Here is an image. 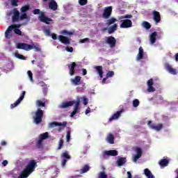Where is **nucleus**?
I'll use <instances>...</instances> for the list:
<instances>
[{"label":"nucleus","mask_w":178,"mask_h":178,"mask_svg":"<svg viewBox=\"0 0 178 178\" xmlns=\"http://www.w3.org/2000/svg\"><path fill=\"white\" fill-rule=\"evenodd\" d=\"M83 105H87L88 104V99L87 97H83Z\"/></svg>","instance_id":"obj_57"},{"label":"nucleus","mask_w":178,"mask_h":178,"mask_svg":"<svg viewBox=\"0 0 178 178\" xmlns=\"http://www.w3.org/2000/svg\"><path fill=\"white\" fill-rule=\"evenodd\" d=\"M27 74L29 75L31 81H33V72H31V71L29 70L27 72Z\"/></svg>","instance_id":"obj_55"},{"label":"nucleus","mask_w":178,"mask_h":178,"mask_svg":"<svg viewBox=\"0 0 178 178\" xmlns=\"http://www.w3.org/2000/svg\"><path fill=\"white\" fill-rule=\"evenodd\" d=\"M24 19L30 22V17L27 16V13H22L21 15H19V20H24Z\"/></svg>","instance_id":"obj_32"},{"label":"nucleus","mask_w":178,"mask_h":178,"mask_svg":"<svg viewBox=\"0 0 178 178\" xmlns=\"http://www.w3.org/2000/svg\"><path fill=\"white\" fill-rule=\"evenodd\" d=\"M80 81H81V76H76L74 79H72V83L74 86H80Z\"/></svg>","instance_id":"obj_23"},{"label":"nucleus","mask_w":178,"mask_h":178,"mask_svg":"<svg viewBox=\"0 0 178 178\" xmlns=\"http://www.w3.org/2000/svg\"><path fill=\"white\" fill-rule=\"evenodd\" d=\"M162 129H163V124H158L156 126V131H160Z\"/></svg>","instance_id":"obj_51"},{"label":"nucleus","mask_w":178,"mask_h":178,"mask_svg":"<svg viewBox=\"0 0 178 178\" xmlns=\"http://www.w3.org/2000/svg\"><path fill=\"white\" fill-rule=\"evenodd\" d=\"M74 106V110L70 114V118H73L74 115L79 113L80 112V98L76 99V101L72 100L70 102H64L59 106L61 109H66V108H69L70 106Z\"/></svg>","instance_id":"obj_1"},{"label":"nucleus","mask_w":178,"mask_h":178,"mask_svg":"<svg viewBox=\"0 0 178 178\" xmlns=\"http://www.w3.org/2000/svg\"><path fill=\"white\" fill-rule=\"evenodd\" d=\"M61 158H63L61 161V165L63 168H65V166H66L67 159H70L72 157L70 156V155H69V152L66 151L61 154Z\"/></svg>","instance_id":"obj_8"},{"label":"nucleus","mask_w":178,"mask_h":178,"mask_svg":"<svg viewBox=\"0 0 178 178\" xmlns=\"http://www.w3.org/2000/svg\"><path fill=\"white\" fill-rule=\"evenodd\" d=\"M28 10H30V5H25L20 8L21 13H26Z\"/></svg>","instance_id":"obj_34"},{"label":"nucleus","mask_w":178,"mask_h":178,"mask_svg":"<svg viewBox=\"0 0 178 178\" xmlns=\"http://www.w3.org/2000/svg\"><path fill=\"white\" fill-rule=\"evenodd\" d=\"M115 22H118V19H116V18L112 17L107 20L106 24L107 26H111L113 24V23H115Z\"/></svg>","instance_id":"obj_38"},{"label":"nucleus","mask_w":178,"mask_h":178,"mask_svg":"<svg viewBox=\"0 0 178 178\" xmlns=\"http://www.w3.org/2000/svg\"><path fill=\"white\" fill-rule=\"evenodd\" d=\"M67 125V122H66V121L63 122V123L58 122H51L49 124V127H51V128L56 127V126H60L62 127H66Z\"/></svg>","instance_id":"obj_15"},{"label":"nucleus","mask_w":178,"mask_h":178,"mask_svg":"<svg viewBox=\"0 0 178 178\" xmlns=\"http://www.w3.org/2000/svg\"><path fill=\"white\" fill-rule=\"evenodd\" d=\"M121 115L122 111H117L109 118V122H113V120H117V119H119L120 118Z\"/></svg>","instance_id":"obj_18"},{"label":"nucleus","mask_w":178,"mask_h":178,"mask_svg":"<svg viewBox=\"0 0 178 178\" xmlns=\"http://www.w3.org/2000/svg\"><path fill=\"white\" fill-rule=\"evenodd\" d=\"M11 3L13 6H18L17 0H11Z\"/></svg>","instance_id":"obj_56"},{"label":"nucleus","mask_w":178,"mask_h":178,"mask_svg":"<svg viewBox=\"0 0 178 178\" xmlns=\"http://www.w3.org/2000/svg\"><path fill=\"white\" fill-rule=\"evenodd\" d=\"M106 141H108V143H109V144H115V137L113 136V135L112 134H109L107 136Z\"/></svg>","instance_id":"obj_28"},{"label":"nucleus","mask_w":178,"mask_h":178,"mask_svg":"<svg viewBox=\"0 0 178 178\" xmlns=\"http://www.w3.org/2000/svg\"><path fill=\"white\" fill-rule=\"evenodd\" d=\"M159 98L160 101H158L157 104H162V102H163V97H162L161 96H159Z\"/></svg>","instance_id":"obj_61"},{"label":"nucleus","mask_w":178,"mask_h":178,"mask_svg":"<svg viewBox=\"0 0 178 178\" xmlns=\"http://www.w3.org/2000/svg\"><path fill=\"white\" fill-rule=\"evenodd\" d=\"M69 69H70V76H74L76 66H77V64H76L75 62H72L71 64L67 65Z\"/></svg>","instance_id":"obj_16"},{"label":"nucleus","mask_w":178,"mask_h":178,"mask_svg":"<svg viewBox=\"0 0 178 178\" xmlns=\"http://www.w3.org/2000/svg\"><path fill=\"white\" fill-rule=\"evenodd\" d=\"M115 76V72L113 71H108L106 74V79H109V77H113Z\"/></svg>","instance_id":"obj_43"},{"label":"nucleus","mask_w":178,"mask_h":178,"mask_svg":"<svg viewBox=\"0 0 178 178\" xmlns=\"http://www.w3.org/2000/svg\"><path fill=\"white\" fill-rule=\"evenodd\" d=\"M82 74L83 76H86L87 74V70H86L85 68H83L82 70Z\"/></svg>","instance_id":"obj_63"},{"label":"nucleus","mask_w":178,"mask_h":178,"mask_svg":"<svg viewBox=\"0 0 178 178\" xmlns=\"http://www.w3.org/2000/svg\"><path fill=\"white\" fill-rule=\"evenodd\" d=\"M149 40H150V44H155L156 41V31L153 32L150 35Z\"/></svg>","instance_id":"obj_26"},{"label":"nucleus","mask_w":178,"mask_h":178,"mask_svg":"<svg viewBox=\"0 0 178 178\" xmlns=\"http://www.w3.org/2000/svg\"><path fill=\"white\" fill-rule=\"evenodd\" d=\"M17 49H23L24 51H31V49H35L36 52H40L41 48L38 44H29L27 43H17Z\"/></svg>","instance_id":"obj_2"},{"label":"nucleus","mask_w":178,"mask_h":178,"mask_svg":"<svg viewBox=\"0 0 178 178\" xmlns=\"http://www.w3.org/2000/svg\"><path fill=\"white\" fill-rule=\"evenodd\" d=\"M142 26L143 27H144V29H145L146 30H149V29H151V24H149V22L144 21L142 23Z\"/></svg>","instance_id":"obj_36"},{"label":"nucleus","mask_w":178,"mask_h":178,"mask_svg":"<svg viewBox=\"0 0 178 178\" xmlns=\"http://www.w3.org/2000/svg\"><path fill=\"white\" fill-rule=\"evenodd\" d=\"M42 118H44V111L41 108H38L35 112V116H33V122L35 124H40L42 122Z\"/></svg>","instance_id":"obj_3"},{"label":"nucleus","mask_w":178,"mask_h":178,"mask_svg":"<svg viewBox=\"0 0 178 178\" xmlns=\"http://www.w3.org/2000/svg\"><path fill=\"white\" fill-rule=\"evenodd\" d=\"M72 133V129H69L67 130V136H66V138H67V143H69V141H70V134Z\"/></svg>","instance_id":"obj_44"},{"label":"nucleus","mask_w":178,"mask_h":178,"mask_svg":"<svg viewBox=\"0 0 178 178\" xmlns=\"http://www.w3.org/2000/svg\"><path fill=\"white\" fill-rule=\"evenodd\" d=\"M133 17L132 15H125L120 17V19H131Z\"/></svg>","instance_id":"obj_50"},{"label":"nucleus","mask_w":178,"mask_h":178,"mask_svg":"<svg viewBox=\"0 0 178 178\" xmlns=\"http://www.w3.org/2000/svg\"><path fill=\"white\" fill-rule=\"evenodd\" d=\"M163 35V32L161 30V28L157 29V32H156V40H161Z\"/></svg>","instance_id":"obj_33"},{"label":"nucleus","mask_w":178,"mask_h":178,"mask_svg":"<svg viewBox=\"0 0 178 178\" xmlns=\"http://www.w3.org/2000/svg\"><path fill=\"white\" fill-rule=\"evenodd\" d=\"M43 31H44L45 35H48V36L51 35V31L49 29H43Z\"/></svg>","instance_id":"obj_52"},{"label":"nucleus","mask_w":178,"mask_h":178,"mask_svg":"<svg viewBox=\"0 0 178 178\" xmlns=\"http://www.w3.org/2000/svg\"><path fill=\"white\" fill-rule=\"evenodd\" d=\"M127 175L128 176L127 178H133V175H131V172H130V171H128Z\"/></svg>","instance_id":"obj_62"},{"label":"nucleus","mask_w":178,"mask_h":178,"mask_svg":"<svg viewBox=\"0 0 178 178\" xmlns=\"http://www.w3.org/2000/svg\"><path fill=\"white\" fill-rule=\"evenodd\" d=\"M36 104L39 107L45 106V103L42 102L41 100H37Z\"/></svg>","instance_id":"obj_46"},{"label":"nucleus","mask_w":178,"mask_h":178,"mask_svg":"<svg viewBox=\"0 0 178 178\" xmlns=\"http://www.w3.org/2000/svg\"><path fill=\"white\" fill-rule=\"evenodd\" d=\"M33 15H40V13H41V10L38 8H36L33 10Z\"/></svg>","instance_id":"obj_54"},{"label":"nucleus","mask_w":178,"mask_h":178,"mask_svg":"<svg viewBox=\"0 0 178 178\" xmlns=\"http://www.w3.org/2000/svg\"><path fill=\"white\" fill-rule=\"evenodd\" d=\"M24 95H26V91H22V95L19 97V99L13 104L10 105L11 109H13V108H16L20 102H22V99H24Z\"/></svg>","instance_id":"obj_11"},{"label":"nucleus","mask_w":178,"mask_h":178,"mask_svg":"<svg viewBox=\"0 0 178 178\" xmlns=\"http://www.w3.org/2000/svg\"><path fill=\"white\" fill-rule=\"evenodd\" d=\"M58 40L61 44H64V45H70V40L69 38L63 35H59Z\"/></svg>","instance_id":"obj_14"},{"label":"nucleus","mask_w":178,"mask_h":178,"mask_svg":"<svg viewBox=\"0 0 178 178\" xmlns=\"http://www.w3.org/2000/svg\"><path fill=\"white\" fill-rule=\"evenodd\" d=\"M88 0H79V3L81 6H84V5H87Z\"/></svg>","instance_id":"obj_45"},{"label":"nucleus","mask_w":178,"mask_h":178,"mask_svg":"<svg viewBox=\"0 0 178 178\" xmlns=\"http://www.w3.org/2000/svg\"><path fill=\"white\" fill-rule=\"evenodd\" d=\"M149 127H151V129H154V130H156V126L154 124H152V121H148L147 123Z\"/></svg>","instance_id":"obj_47"},{"label":"nucleus","mask_w":178,"mask_h":178,"mask_svg":"<svg viewBox=\"0 0 178 178\" xmlns=\"http://www.w3.org/2000/svg\"><path fill=\"white\" fill-rule=\"evenodd\" d=\"M144 58V49L143 47H140L138 49V54L136 56V60H141Z\"/></svg>","instance_id":"obj_19"},{"label":"nucleus","mask_w":178,"mask_h":178,"mask_svg":"<svg viewBox=\"0 0 178 178\" xmlns=\"http://www.w3.org/2000/svg\"><path fill=\"white\" fill-rule=\"evenodd\" d=\"M21 26L22 25L19 24L17 26H15V28L14 29V33H15V34H17L18 35H22V31L19 29V28H20Z\"/></svg>","instance_id":"obj_35"},{"label":"nucleus","mask_w":178,"mask_h":178,"mask_svg":"<svg viewBox=\"0 0 178 178\" xmlns=\"http://www.w3.org/2000/svg\"><path fill=\"white\" fill-rule=\"evenodd\" d=\"M63 143H64L63 139H60L59 140L58 149H62V147H63Z\"/></svg>","instance_id":"obj_49"},{"label":"nucleus","mask_w":178,"mask_h":178,"mask_svg":"<svg viewBox=\"0 0 178 178\" xmlns=\"http://www.w3.org/2000/svg\"><path fill=\"white\" fill-rule=\"evenodd\" d=\"M95 69L101 79H102L104 77V71L102 70V66H97L95 67Z\"/></svg>","instance_id":"obj_31"},{"label":"nucleus","mask_w":178,"mask_h":178,"mask_svg":"<svg viewBox=\"0 0 178 178\" xmlns=\"http://www.w3.org/2000/svg\"><path fill=\"white\" fill-rule=\"evenodd\" d=\"M50 35H51V38L54 40H58V36H57L56 33H51Z\"/></svg>","instance_id":"obj_59"},{"label":"nucleus","mask_w":178,"mask_h":178,"mask_svg":"<svg viewBox=\"0 0 178 178\" xmlns=\"http://www.w3.org/2000/svg\"><path fill=\"white\" fill-rule=\"evenodd\" d=\"M106 155L108 156H118V151L117 150H108L104 152Z\"/></svg>","instance_id":"obj_24"},{"label":"nucleus","mask_w":178,"mask_h":178,"mask_svg":"<svg viewBox=\"0 0 178 178\" xmlns=\"http://www.w3.org/2000/svg\"><path fill=\"white\" fill-rule=\"evenodd\" d=\"M136 154L134 156V162H137V161H138V159L143 156V149H141V148L136 147Z\"/></svg>","instance_id":"obj_12"},{"label":"nucleus","mask_w":178,"mask_h":178,"mask_svg":"<svg viewBox=\"0 0 178 178\" xmlns=\"http://www.w3.org/2000/svg\"><path fill=\"white\" fill-rule=\"evenodd\" d=\"M153 19H154V22H156V10H154L153 12Z\"/></svg>","instance_id":"obj_58"},{"label":"nucleus","mask_w":178,"mask_h":178,"mask_svg":"<svg viewBox=\"0 0 178 178\" xmlns=\"http://www.w3.org/2000/svg\"><path fill=\"white\" fill-rule=\"evenodd\" d=\"M99 178H108V175L104 172H101L99 174Z\"/></svg>","instance_id":"obj_48"},{"label":"nucleus","mask_w":178,"mask_h":178,"mask_svg":"<svg viewBox=\"0 0 178 178\" xmlns=\"http://www.w3.org/2000/svg\"><path fill=\"white\" fill-rule=\"evenodd\" d=\"M19 19H20V12L18 11L17 8H14L12 22L13 23H16V22H19Z\"/></svg>","instance_id":"obj_10"},{"label":"nucleus","mask_w":178,"mask_h":178,"mask_svg":"<svg viewBox=\"0 0 178 178\" xmlns=\"http://www.w3.org/2000/svg\"><path fill=\"white\" fill-rule=\"evenodd\" d=\"M30 175L31 174L24 168V170L21 172V174L19 175L18 178H27L29 177V176H30Z\"/></svg>","instance_id":"obj_22"},{"label":"nucleus","mask_w":178,"mask_h":178,"mask_svg":"<svg viewBox=\"0 0 178 178\" xmlns=\"http://www.w3.org/2000/svg\"><path fill=\"white\" fill-rule=\"evenodd\" d=\"M40 22L45 23V24H49V22H52V19L45 16V13H41L40 15L38 17Z\"/></svg>","instance_id":"obj_9"},{"label":"nucleus","mask_w":178,"mask_h":178,"mask_svg":"<svg viewBox=\"0 0 178 178\" xmlns=\"http://www.w3.org/2000/svg\"><path fill=\"white\" fill-rule=\"evenodd\" d=\"M37 167V162H35V160H31L26 167L25 168V170H27L29 173H33L35 170V168Z\"/></svg>","instance_id":"obj_4"},{"label":"nucleus","mask_w":178,"mask_h":178,"mask_svg":"<svg viewBox=\"0 0 178 178\" xmlns=\"http://www.w3.org/2000/svg\"><path fill=\"white\" fill-rule=\"evenodd\" d=\"M140 105V101L138 99H135L133 101V107L134 108H137Z\"/></svg>","instance_id":"obj_40"},{"label":"nucleus","mask_w":178,"mask_h":178,"mask_svg":"<svg viewBox=\"0 0 178 178\" xmlns=\"http://www.w3.org/2000/svg\"><path fill=\"white\" fill-rule=\"evenodd\" d=\"M121 24L120 25V29H130L133 27V22L129 19L121 20Z\"/></svg>","instance_id":"obj_5"},{"label":"nucleus","mask_w":178,"mask_h":178,"mask_svg":"<svg viewBox=\"0 0 178 178\" xmlns=\"http://www.w3.org/2000/svg\"><path fill=\"white\" fill-rule=\"evenodd\" d=\"M106 44H108L110 48H115L116 47V38L113 36L106 37Z\"/></svg>","instance_id":"obj_6"},{"label":"nucleus","mask_w":178,"mask_h":178,"mask_svg":"<svg viewBox=\"0 0 178 178\" xmlns=\"http://www.w3.org/2000/svg\"><path fill=\"white\" fill-rule=\"evenodd\" d=\"M13 25H11L10 26L8 27L7 30L5 32V37L6 38H10V37H12V35H9L12 33V31H13Z\"/></svg>","instance_id":"obj_21"},{"label":"nucleus","mask_w":178,"mask_h":178,"mask_svg":"<svg viewBox=\"0 0 178 178\" xmlns=\"http://www.w3.org/2000/svg\"><path fill=\"white\" fill-rule=\"evenodd\" d=\"M159 22H161V14L156 11V23H159Z\"/></svg>","instance_id":"obj_53"},{"label":"nucleus","mask_w":178,"mask_h":178,"mask_svg":"<svg viewBox=\"0 0 178 178\" xmlns=\"http://www.w3.org/2000/svg\"><path fill=\"white\" fill-rule=\"evenodd\" d=\"M126 162H127L126 158H124V157H121V158L118 159L117 161V163H118V166H123V165H124V163H126Z\"/></svg>","instance_id":"obj_30"},{"label":"nucleus","mask_w":178,"mask_h":178,"mask_svg":"<svg viewBox=\"0 0 178 178\" xmlns=\"http://www.w3.org/2000/svg\"><path fill=\"white\" fill-rule=\"evenodd\" d=\"M36 147H37V148H41V147H42V139H40L39 138V139L38 140V141L36 143Z\"/></svg>","instance_id":"obj_41"},{"label":"nucleus","mask_w":178,"mask_h":178,"mask_svg":"<svg viewBox=\"0 0 178 178\" xmlns=\"http://www.w3.org/2000/svg\"><path fill=\"white\" fill-rule=\"evenodd\" d=\"M88 38H85V39H82L80 40V42L81 44H84V42H86V41H88Z\"/></svg>","instance_id":"obj_64"},{"label":"nucleus","mask_w":178,"mask_h":178,"mask_svg":"<svg viewBox=\"0 0 178 178\" xmlns=\"http://www.w3.org/2000/svg\"><path fill=\"white\" fill-rule=\"evenodd\" d=\"M169 162H170V160L168 157H163V159H161L159 161V165L161 166V168H166L168 165H169Z\"/></svg>","instance_id":"obj_13"},{"label":"nucleus","mask_w":178,"mask_h":178,"mask_svg":"<svg viewBox=\"0 0 178 178\" xmlns=\"http://www.w3.org/2000/svg\"><path fill=\"white\" fill-rule=\"evenodd\" d=\"M117 29H118V24H114L113 26L108 28V34H113V33L116 31Z\"/></svg>","instance_id":"obj_29"},{"label":"nucleus","mask_w":178,"mask_h":178,"mask_svg":"<svg viewBox=\"0 0 178 178\" xmlns=\"http://www.w3.org/2000/svg\"><path fill=\"white\" fill-rule=\"evenodd\" d=\"M111 15H112V6L104 8V10L102 14V17H104V19H109Z\"/></svg>","instance_id":"obj_7"},{"label":"nucleus","mask_w":178,"mask_h":178,"mask_svg":"<svg viewBox=\"0 0 178 178\" xmlns=\"http://www.w3.org/2000/svg\"><path fill=\"white\" fill-rule=\"evenodd\" d=\"M67 52H73V47H66L65 48Z\"/></svg>","instance_id":"obj_60"},{"label":"nucleus","mask_w":178,"mask_h":178,"mask_svg":"<svg viewBox=\"0 0 178 178\" xmlns=\"http://www.w3.org/2000/svg\"><path fill=\"white\" fill-rule=\"evenodd\" d=\"M91 169V167L88 165V164H86L83 166V168L80 170V174L83 175V173H87Z\"/></svg>","instance_id":"obj_25"},{"label":"nucleus","mask_w":178,"mask_h":178,"mask_svg":"<svg viewBox=\"0 0 178 178\" xmlns=\"http://www.w3.org/2000/svg\"><path fill=\"white\" fill-rule=\"evenodd\" d=\"M49 137V134L48 132L43 133L40 135L39 138H40L42 140H47Z\"/></svg>","instance_id":"obj_37"},{"label":"nucleus","mask_w":178,"mask_h":178,"mask_svg":"<svg viewBox=\"0 0 178 178\" xmlns=\"http://www.w3.org/2000/svg\"><path fill=\"white\" fill-rule=\"evenodd\" d=\"M15 56L18 58V59H21L22 60H26V57H24V56L20 54H15Z\"/></svg>","instance_id":"obj_42"},{"label":"nucleus","mask_w":178,"mask_h":178,"mask_svg":"<svg viewBox=\"0 0 178 178\" xmlns=\"http://www.w3.org/2000/svg\"><path fill=\"white\" fill-rule=\"evenodd\" d=\"M154 80L152 79L147 81V91L148 92H154L155 91V88H153Z\"/></svg>","instance_id":"obj_17"},{"label":"nucleus","mask_w":178,"mask_h":178,"mask_svg":"<svg viewBox=\"0 0 178 178\" xmlns=\"http://www.w3.org/2000/svg\"><path fill=\"white\" fill-rule=\"evenodd\" d=\"M61 34L63 35H73L74 34V32L68 31L66 29H64L61 31Z\"/></svg>","instance_id":"obj_39"},{"label":"nucleus","mask_w":178,"mask_h":178,"mask_svg":"<svg viewBox=\"0 0 178 178\" xmlns=\"http://www.w3.org/2000/svg\"><path fill=\"white\" fill-rule=\"evenodd\" d=\"M165 69L166 70H168V72H169V73H170V74H177V71H176V69L172 67L171 65L169 64H167L165 65Z\"/></svg>","instance_id":"obj_20"},{"label":"nucleus","mask_w":178,"mask_h":178,"mask_svg":"<svg viewBox=\"0 0 178 178\" xmlns=\"http://www.w3.org/2000/svg\"><path fill=\"white\" fill-rule=\"evenodd\" d=\"M144 175L147 178H155V177H154V175H152V172H151V171L148 168H145L144 170Z\"/></svg>","instance_id":"obj_27"}]
</instances>
